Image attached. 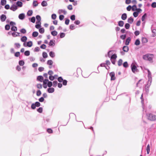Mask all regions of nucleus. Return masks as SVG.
<instances>
[{
    "instance_id": "nucleus-33",
    "label": "nucleus",
    "mask_w": 156,
    "mask_h": 156,
    "mask_svg": "<svg viewBox=\"0 0 156 156\" xmlns=\"http://www.w3.org/2000/svg\"><path fill=\"white\" fill-rule=\"evenodd\" d=\"M30 55V51H26L24 52V55L26 56H28Z\"/></svg>"
},
{
    "instance_id": "nucleus-4",
    "label": "nucleus",
    "mask_w": 156,
    "mask_h": 156,
    "mask_svg": "<svg viewBox=\"0 0 156 156\" xmlns=\"http://www.w3.org/2000/svg\"><path fill=\"white\" fill-rule=\"evenodd\" d=\"M145 70H147L148 72V82H150V83L152 81L151 74L150 71L148 69H146Z\"/></svg>"
},
{
    "instance_id": "nucleus-39",
    "label": "nucleus",
    "mask_w": 156,
    "mask_h": 156,
    "mask_svg": "<svg viewBox=\"0 0 156 156\" xmlns=\"http://www.w3.org/2000/svg\"><path fill=\"white\" fill-rule=\"evenodd\" d=\"M123 66L125 68H127L128 66V64L127 62H125L123 63Z\"/></svg>"
},
{
    "instance_id": "nucleus-44",
    "label": "nucleus",
    "mask_w": 156,
    "mask_h": 156,
    "mask_svg": "<svg viewBox=\"0 0 156 156\" xmlns=\"http://www.w3.org/2000/svg\"><path fill=\"white\" fill-rule=\"evenodd\" d=\"M43 57L44 58H46L48 56L47 53L45 52H43L42 53Z\"/></svg>"
},
{
    "instance_id": "nucleus-1",
    "label": "nucleus",
    "mask_w": 156,
    "mask_h": 156,
    "mask_svg": "<svg viewBox=\"0 0 156 156\" xmlns=\"http://www.w3.org/2000/svg\"><path fill=\"white\" fill-rule=\"evenodd\" d=\"M112 51H108L107 55H106L105 56H108V57H110V56L112 55L110 58V60L112 63L113 64H115V63L117 56L116 54H114L113 55H112L113 54V53H112Z\"/></svg>"
},
{
    "instance_id": "nucleus-12",
    "label": "nucleus",
    "mask_w": 156,
    "mask_h": 156,
    "mask_svg": "<svg viewBox=\"0 0 156 156\" xmlns=\"http://www.w3.org/2000/svg\"><path fill=\"white\" fill-rule=\"evenodd\" d=\"M54 89L53 88H50L48 89V91L49 93H52L54 91Z\"/></svg>"
},
{
    "instance_id": "nucleus-62",
    "label": "nucleus",
    "mask_w": 156,
    "mask_h": 156,
    "mask_svg": "<svg viewBox=\"0 0 156 156\" xmlns=\"http://www.w3.org/2000/svg\"><path fill=\"white\" fill-rule=\"evenodd\" d=\"M36 106L35 104L33 103L32 104L31 106V108L33 109H34L36 108Z\"/></svg>"
},
{
    "instance_id": "nucleus-42",
    "label": "nucleus",
    "mask_w": 156,
    "mask_h": 156,
    "mask_svg": "<svg viewBox=\"0 0 156 156\" xmlns=\"http://www.w3.org/2000/svg\"><path fill=\"white\" fill-rule=\"evenodd\" d=\"M53 64V62L51 60H48L47 61V64L50 65H52Z\"/></svg>"
},
{
    "instance_id": "nucleus-10",
    "label": "nucleus",
    "mask_w": 156,
    "mask_h": 156,
    "mask_svg": "<svg viewBox=\"0 0 156 156\" xmlns=\"http://www.w3.org/2000/svg\"><path fill=\"white\" fill-rule=\"evenodd\" d=\"M58 13L59 14H60L62 13H63L65 15L66 14L67 12L65 10L63 9H59L58 11Z\"/></svg>"
},
{
    "instance_id": "nucleus-49",
    "label": "nucleus",
    "mask_w": 156,
    "mask_h": 156,
    "mask_svg": "<svg viewBox=\"0 0 156 156\" xmlns=\"http://www.w3.org/2000/svg\"><path fill=\"white\" fill-rule=\"evenodd\" d=\"M55 78V76H50L49 77V79L51 81L53 80Z\"/></svg>"
},
{
    "instance_id": "nucleus-28",
    "label": "nucleus",
    "mask_w": 156,
    "mask_h": 156,
    "mask_svg": "<svg viewBox=\"0 0 156 156\" xmlns=\"http://www.w3.org/2000/svg\"><path fill=\"white\" fill-rule=\"evenodd\" d=\"M51 33V34L53 36H56L58 34L57 32L55 30L52 31Z\"/></svg>"
},
{
    "instance_id": "nucleus-9",
    "label": "nucleus",
    "mask_w": 156,
    "mask_h": 156,
    "mask_svg": "<svg viewBox=\"0 0 156 156\" xmlns=\"http://www.w3.org/2000/svg\"><path fill=\"white\" fill-rule=\"evenodd\" d=\"M6 18V16L4 14H2L0 16L1 20L2 22L4 21Z\"/></svg>"
},
{
    "instance_id": "nucleus-25",
    "label": "nucleus",
    "mask_w": 156,
    "mask_h": 156,
    "mask_svg": "<svg viewBox=\"0 0 156 156\" xmlns=\"http://www.w3.org/2000/svg\"><path fill=\"white\" fill-rule=\"evenodd\" d=\"M49 55L52 58H53L55 56V54L54 52L51 51L49 52Z\"/></svg>"
},
{
    "instance_id": "nucleus-22",
    "label": "nucleus",
    "mask_w": 156,
    "mask_h": 156,
    "mask_svg": "<svg viewBox=\"0 0 156 156\" xmlns=\"http://www.w3.org/2000/svg\"><path fill=\"white\" fill-rule=\"evenodd\" d=\"M33 44L31 41H30L27 43V46L28 47H31L32 46Z\"/></svg>"
},
{
    "instance_id": "nucleus-50",
    "label": "nucleus",
    "mask_w": 156,
    "mask_h": 156,
    "mask_svg": "<svg viewBox=\"0 0 156 156\" xmlns=\"http://www.w3.org/2000/svg\"><path fill=\"white\" fill-rule=\"evenodd\" d=\"M152 32L154 34L153 36L154 37L156 35V30L153 29L152 30Z\"/></svg>"
},
{
    "instance_id": "nucleus-34",
    "label": "nucleus",
    "mask_w": 156,
    "mask_h": 156,
    "mask_svg": "<svg viewBox=\"0 0 156 156\" xmlns=\"http://www.w3.org/2000/svg\"><path fill=\"white\" fill-rule=\"evenodd\" d=\"M147 16V14L146 13H145L142 16V18H141V20H142V21H144L146 17Z\"/></svg>"
},
{
    "instance_id": "nucleus-19",
    "label": "nucleus",
    "mask_w": 156,
    "mask_h": 156,
    "mask_svg": "<svg viewBox=\"0 0 156 156\" xmlns=\"http://www.w3.org/2000/svg\"><path fill=\"white\" fill-rule=\"evenodd\" d=\"M124 24V22L122 21H119L118 22V25L119 26L121 27H122L123 26Z\"/></svg>"
},
{
    "instance_id": "nucleus-21",
    "label": "nucleus",
    "mask_w": 156,
    "mask_h": 156,
    "mask_svg": "<svg viewBox=\"0 0 156 156\" xmlns=\"http://www.w3.org/2000/svg\"><path fill=\"white\" fill-rule=\"evenodd\" d=\"M20 34V33H18V32H13L12 33V36L13 37H15L18 36Z\"/></svg>"
},
{
    "instance_id": "nucleus-27",
    "label": "nucleus",
    "mask_w": 156,
    "mask_h": 156,
    "mask_svg": "<svg viewBox=\"0 0 156 156\" xmlns=\"http://www.w3.org/2000/svg\"><path fill=\"white\" fill-rule=\"evenodd\" d=\"M142 41L143 43H146L147 42V39L145 37H143L142 39Z\"/></svg>"
},
{
    "instance_id": "nucleus-58",
    "label": "nucleus",
    "mask_w": 156,
    "mask_h": 156,
    "mask_svg": "<svg viewBox=\"0 0 156 156\" xmlns=\"http://www.w3.org/2000/svg\"><path fill=\"white\" fill-rule=\"evenodd\" d=\"M42 108L41 107H40L37 109V111L40 112V113H41L42 112Z\"/></svg>"
},
{
    "instance_id": "nucleus-52",
    "label": "nucleus",
    "mask_w": 156,
    "mask_h": 156,
    "mask_svg": "<svg viewBox=\"0 0 156 156\" xmlns=\"http://www.w3.org/2000/svg\"><path fill=\"white\" fill-rule=\"evenodd\" d=\"M139 13L138 12H134L133 13V15L134 17H136L138 15Z\"/></svg>"
},
{
    "instance_id": "nucleus-47",
    "label": "nucleus",
    "mask_w": 156,
    "mask_h": 156,
    "mask_svg": "<svg viewBox=\"0 0 156 156\" xmlns=\"http://www.w3.org/2000/svg\"><path fill=\"white\" fill-rule=\"evenodd\" d=\"M37 87L38 89H41L42 88V85L41 84H37Z\"/></svg>"
},
{
    "instance_id": "nucleus-60",
    "label": "nucleus",
    "mask_w": 156,
    "mask_h": 156,
    "mask_svg": "<svg viewBox=\"0 0 156 156\" xmlns=\"http://www.w3.org/2000/svg\"><path fill=\"white\" fill-rule=\"evenodd\" d=\"M46 47V45L44 44H43L41 46L40 48L43 49H45Z\"/></svg>"
},
{
    "instance_id": "nucleus-32",
    "label": "nucleus",
    "mask_w": 156,
    "mask_h": 156,
    "mask_svg": "<svg viewBox=\"0 0 156 156\" xmlns=\"http://www.w3.org/2000/svg\"><path fill=\"white\" fill-rule=\"evenodd\" d=\"M32 13L33 11L32 10H29L27 12V15L29 16H31L32 15Z\"/></svg>"
},
{
    "instance_id": "nucleus-14",
    "label": "nucleus",
    "mask_w": 156,
    "mask_h": 156,
    "mask_svg": "<svg viewBox=\"0 0 156 156\" xmlns=\"http://www.w3.org/2000/svg\"><path fill=\"white\" fill-rule=\"evenodd\" d=\"M131 41V38L129 37L128 38L126 41L125 44L126 45H128L129 44V42Z\"/></svg>"
},
{
    "instance_id": "nucleus-30",
    "label": "nucleus",
    "mask_w": 156,
    "mask_h": 156,
    "mask_svg": "<svg viewBox=\"0 0 156 156\" xmlns=\"http://www.w3.org/2000/svg\"><path fill=\"white\" fill-rule=\"evenodd\" d=\"M146 150L147 154H148L149 153L150 151V146L149 144H148L146 148Z\"/></svg>"
},
{
    "instance_id": "nucleus-7",
    "label": "nucleus",
    "mask_w": 156,
    "mask_h": 156,
    "mask_svg": "<svg viewBox=\"0 0 156 156\" xmlns=\"http://www.w3.org/2000/svg\"><path fill=\"white\" fill-rule=\"evenodd\" d=\"M131 66V69H132V72L133 73H135V72H136V70L137 69L136 66L134 65H132Z\"/></svg>"
},
{
    "instance_id": "nucleus-6",
    "label": "nucleus",
    "mask_w": 156,
    "mask_h": 156,
    "mask_svg": "<svg viewBox=\"0 0 156 156\" xmlns=\"http://www.w3.org/2000/svg\"><path fill=\"white\" fill-rule=\"evenodd\" d=\"M109 74L111 77V80H114L115 79V74L114 72H111Z\"/></svg>"
},
{
    "instance_id": "nucleus-11",
    "label": "nucleus",
    "mask_w": 156,
    "mask_h": 156,
    "mask_svg": "<svg viewBox=\"0 0 156 156\" xmlns=\"http://www.w3.org/2000/svg\"><path fill=\"white\" fill-rule=\"evenodd\" d=\"M49 44L50 46H54L55 45V41L51 40L49 43Z\"/></svg>"
},
{
    "instance_id": "nucleus-8",
    "label": "nucleus",
    "mask_w": 156,
    "mask_h": 156,
    "mask_svg": "<svg viewBox=\"0 0 156 156\" xmlns=\"http://www.w3.org/2000/svg\"><path fill=\"white\" fill-rule=\"evenodd\" d=\"M17 9V7L15 5H12L10 8V9L13 11H15Z\"/></svg>"
},
{
    "instance_id": "nucleus-64",
    "label": "nucleus",
    "mask_w": 156,
    "mask_h": 156,
    "mask_svg": "<svg viewBox=\"0 0 156 156\" xmlns=\"http://www.w3.org/2000/svg\"><path fill=\"white\" fill-rule=\"evenodd\" d=\"M140 32L139 31H136L134 32V34L136 36L140 34Z\"/></svg>"
},
{
    "instance_id": "nucleus-54",
    "label": "nucleus",
    "mask_w": 156,
    "mask_h": 156,
    "mask_svg": "<svg viewBox=\"0 0 156 156\" xmlns=\"http://www.w3.org/2000/svg\"><path fill=\"white\" fill-rule=\"evenodd\" d=\"M57 82L56 81H54L53 82V86L54 87H56L57 86Z\"/></svg>"
},
{
    "instance_id": "nucleus-38",
    "label": "nucleus",
    "mask_w": 156,
    "mask_h": 156,
    "mask_svg": "<svg viewBox=\"0 0 156 156\" xmlns=\"http://www.w3.org/2000/svg\"><path fill=\"white\" fill-rule=\"evenodd\" d=\"M38 3L37 1H34L33 2V5L34 7H36L38 5Z\"/></svg>"
},
{
    "instance_id": "nucleus-20",
    "label": "nucleus",
    "mask_w": 156,
    "mask_h": 156,
    "mask_svg": "<svg viewBox=\"0 0 156 156\" xmlns=\"http://www.w3.org/2000/svg\"><path fill=\"white\" fill-rule=\"evenodd\" d=\"M42 6L43 7L46 6L48 5L47 2L45 1H43L41 3Z\"/></svg>"
},
{
    "instance_id": "nucleus-43",
    "label": "nucleus",
    "mask_w": 156,
    "mask_h": 156,
    "mask_svg": "<svg viewBox=\"0 0 156 156\" xmlns=\"http://www.w3.org/2000/svg\"><path fill=\"white\" fill-rule=\"evenodd\" d=\"M136 6L135 5H133L132 7V9L133 11H136Z\"/></svg>"
},
{
    "instance_id": "nucleus-16",
    "label": "nucleus",
    "mask_w": 156,
    "mask_h": 156,
    "mask_svg": "<svg viewBox=\"0 0 156 156\" xmlns=\"http://www.w3.org/2000/svg\"><path fill=\"white\" fill-rule=\"evenodd\" d=\"M37 79L38 80H39L40 81L42 82V80H43V78L42 76H38L37 77Z\"/></svg>"
},
{
    "instance_id": "nucleus-2",
    "label": "nucleus",
    "mask_w": 156,
    "mask_h": 156,
    "mask_svg": "<svg viewBox=\"0 0 156 156\" xmlns=\"http://www.w3.org/2000/svg\"><path fill=\"white\" fill-rule=\"evenodd\" d=\"M147 119L151 121L156 120V115L151 113H148L147 114Z\"/></svg>"
},
{
    "instance_id": "nucleus-40",
    "label": "nucleus",
    "mask_w": 156,
    "mask_h": 156,
    "mask_svg": "<svg viewBox=\"0 0 156 156\" xmlns=\"http://www.w3.org/2000/svg\"><path fill=\"white\" fill-rule=\"evenodd\" d=\"M6 3V0H2L1 1V4L2 5H5Z\"/></svg>"
},
{
    "instance_id": "nucleus-36",
    "label": "nucleus",
    "mask_w": 156,
    "mask_h": 156,
    "mask_svg": "<svg viewBox=\"0 0 156 156\" xmlns=\"http://www.w3.org/2000/svg\"><path fill=\"white\" fill-rule=\"evenodd\" d=\"M130 25L129 23H126L125 24V27L126 29H128L130 27Z\"/></svg>"
},
{
    "instance_id": "nucleus-24",
    "label": "nucleus",
    "mask_w": 156,
    "mask_h": 156,
    "mask_svg": "<svg viewBox=\"0 0 156 156\" xmlns=\"http://www.w3.org/2000/svg\"><path fill=\"white\" fill-rule=\"evenodd\" d=\"M16 4L18 6L22 7V6L23 3L21 2L18 1L16 2Z\"/></svg>"
},
{
    "instance_id": "nucleus-15",
    "label": "nucleus",
    "mask_w": 156,
    "mask_h": 156,
    "mask_svg": "<svg viewBox=\"0 0 156 156\" xmlns=\"http://www.w3.org/2000/svg\"><path fill=\"white\" fill-rule=\"evenodd\" d=\"M27 40V38L26 37L24 36L22 37L21 38V40L22 42H25Z\"/></svg>"
},
{
    "instance_id": "nucleus-46",
    "label": "nucleus",
    "mask_w": 156,
    "mask_h": 156,
    "mask_svg": "<svg viewBox=\"0 0 156 156\" xmlns=\"http://www.w3.org/2000/svg\"><path fill=\"white\" fill-rule=\"evenodd\" d=\"M44 30L43 28H41L39 30V32L41 34H43L44 32Z\"/></svg>"
},
{
    "instance_id": "nucleus-18",
    "label": "nucleus",
    "mask_w": 156,
    "mask_h": 156,
    "mask_svg": "<svg viewBox=\"0 0 156 156\" xmlns=\"http://www.w3.org/2000/svg\"><path fill=\"white\" fill-rule=\"evenodd\" d=\"M123 50L125 52H127L129 50V47L127 46H124L123 48Z\"/></svg>"
},
{
    "instance_id": "nucleus-3",
    "label": "nucleus",
    "mask_w": 156,
    "mask_h": 156,
    "mask_svg": "<svg viewBox=\"0 0 156 156\" xmlns=\"http://www.w3.org/2000/svg\"><path fill=\"white\" fill-rule=\"evenodd\" d=\"M143 58L144 60L151 61L152 60L153 55L152 54H148L144 55Z\"/></svg>"
},
{
    "instance_id": "nucleus-57",
    "label": "nucleus",
    "mask_w": 156,
    "mask_h": 156,
    "mask_svg": "<svg viewBox=\"0 0 156 156\" xmlns=\"http://www.w3.org/2000/svg\"><path fill=\"white\" fill-rule=\"evenodd\" d=\"M52 82L49 81L48 83V86L49 87H51L52 86Z\"/></svg>"
},
{
    "instance_id": "nucleus-23",
    "label": "nucleus",
    "mask_w": 156,
    "mask_h": 156,
    "mask_svg": "<svg viewBox=\"0 0 156 156\" xmlns=\"http://www.w3.org/2000/svg\"><path fill=\"white\" fill-rule=\"evenodd\" d=\"M36 18L37 20V22H39L41 23V17L39 15H37L36 16Z\"/></svg>"
},
{
    "instance_id": "nucleus-35",
    "label": "nucleus",
    "mask_w": 156,
    "mask_h": 156,
    "mask_svg": "<svg viewBox=\"0 0 156 156\" xmlns=\"http://www.w3.org/2000/svg\"><path fill=\"white\" fill-rule=\"evenodd\" d=\"M11 30L12 31H16L17 30V28L16 27L13 26L11 28Z\"/></svg>"
},
{
    "instance_id": "nucleus-48",
    "label": "nucleus",
    "mask_w": 156,
    "mask_h": 156,
    "mask_svg": "<svg viewBox=\"0 0 156 156\" xmlns=\"http://www.w3.org/2000/svg\"><path fill=\"white\" fill-rule=\"evenodd\" d=\"M10 28V26L9 25H6L5 26V28L6 30H9Z\"/></svg>"
},
{
    "instance_id": "nucleus-61",
    "label": "nucleus",
    "mask_w": 156,
    "mask_h": 156,
    "mask_svg": "<svg viewBox=\"0 0 156 156\" xmlns=\"http://www.w3.org/2000/svg\"><path fill=\"white\" fill-rule=\"evenodd\" d=\"M20 54L19 52H17L15 54V56L16 57H18L20 56Z\"/></svg>"
},
{
    "instance_id": "nucleus-29",
    "label": "nucleus",
    "mask_w": 156,
    "mask_h": 156,
    "mask_svg": "<svg viewBox=\"0 0 156 156\" xmlns=\"http://www.w3.org/2000/svg\"><path fill=\"white\" fill-rule=\"evenodd\" d=\"M38 33L37 32H34L32 34V36L34 37H37L38 35Z\"/></svg>"
},
{
    "instance_id": "nucleus-31",
    "label": "nucleus",
    "mask_w": 156,
    "mask_h": 156,
    "mask_svg": "<svg viewBox=\"0 0 156 156\" xmlns=\"http://www.w3.org/2000/svg\"><path fill=\"white\" fill-rule=\"evenodd\" d=\"M140 41L138 39L136 40V41H135V44L136 45H139L140 44Z\"/></svg>"
},
{
    "instance_id": "nucleus-13",
    "label": "nucleus",
    "mask_w": 156,
    "mask_h": 156,
    "mask_svg": "<svg viewBox=\"0 0 156 156\" xmlns=\"http://www.w3.org/2000/svg\"><path fill=\"white\" fill-rule=\"evenodd\" d=\"M127 18V15L126 13H123L121 17L122 19L123 20H125Z\"/></svg>"
},
{
    "instance_id": "nucleus-56",
    "label": "nucleus",
    "mask_w": 156,
    "mask_h": 156,
    "mask_svg": "<svg viewBox=\"0 0 156 156\" xmlns=\"http://www.w3.org/2000/svg\"><path fill=\"white\" fill-rule=\"evenodd\" d=\"M67 8L68 9H69V10H72L73 7H72V5H68L67 6Z\"/></svg>"
},
{
    "instance_id": "nucleus-41",
    "label": "nucleus",
    "mask_w": 156,
    "mask_h": 156,
    "mask_svg": "<svg viewBox=\"0 0 156 156\" xmlns=\"http://www.w3.org/2000/svg\"><path fill=\"white\" fill-rule=\"evenodd\" d=\"M122 60L121 59H120L118 62V65L119 66L122 65Z\"/></svg>"
},
{
    "instance_id": "nucleus-17",
    "label": "nucleus",
    "mask_w": 156,
    "mask_h": 156,
    "mask_svg": "<svg viewBox=\"0 0 156 156\" xmlns=\"http://www.w3.org/2000/svg\"><path fill=\"white\" fill-rule=\"evenodd\" d=\"M133 19L132 17H129L128 19V22L130 23H132L133 22Z\"/></svg>"
},
{
    "instance_id": "nucleus-26",
    "label": "nucleus",
    "mask_w": 156,
    "mask_h": 156,
    "mask_svg": "<svg viewBox=\"0 0 156 156\" xmlns=\"http://www.w3.org/2000/svg\"><path fill=\"white\" fill-rule=\"evenodd\" d=\"M36 23L37 24L35 26V27L36 28L38 29L40 27H41V23L39 22H36Z\"/></svg>"
},
{
    "instance_id": "nucleus-55",
    "label": "nucleus",
    "mask_w": 156,
    "mask_h": 156,
    "mask_svg": "<svg viewBox=\"0 0 156 156\" xmlns=\"http://www.w3.org/2000/svg\"><path fill=\"white\" fill-rule=\"evenodd\" d=\"M20 32L23 34H25L26 32V30L24 29H22L20 30Z\"/></svg>"
},
{
    "instance_id": "nucleus-45",
    "label": "nucleus",
    "mask_w": 156,
    "mask_h": 156,
    "mask_svg": "<svg viewBox=\"0 0 156 156\" xmlns=\"http://www.w3.org/2000/svg\"><path fill=\"white\" fill-rule=\"evenodd\" d=\"M56 15L55 14H53L51 15V18L53 20H55L56 18Z\"/></svg>"
},
{
    "instance_id": "nucleus-51",
    "label": "nucleus",
    "mask_w": 156,
    "mask_h": 156,
    "mask_svg": "<svg viewBox=\"0 0 156 156\" xmlns=\"http://www.w3.org/2000/svg\"><path fill=\"white\" fill-rule=\"evenodd\" d=\"M58 80L60 82H62L63 80L62 78L61 77H59L58 79Z\"/></svg>"
},
{
    "instance_id": "nucleus-5",
    "label": "nucleus",
    "mask_w": 156,
    "mask_h": 156,
    "mask_svg": "<svg viewBox=\"0 0 156 156\" xmlns=\"http://www.w3.org/2000/svg\"><path fill=\"white\" fill-rule=\"evenodd\" d=\"M19 18L21 20H23L25 17V15L24 13H22L19 15Z\"/></svg>"
},
{
    "instance_id": "nucleus-37",
    "label": "nucleus",
    "mask_w": 156,
    "mask_h": 156,
    "mask_svg": "<svg viewBox=\"0 0 156 156\" xmlns=\"http://www.w3.org/2000/svg\"><path fill=\"white\" fill-rule=\"evenodd\" d=\"M19 64L21 66H23L24 64V62L23 60H20L19 61Z\"/></svg>"
},
{
    "instance_id": "nucleus-53",
    "label": "nucleus",
    "mask_w": 156,
    "mask_h": 156,
    "mask_svg": "<svg viewBox=\"0 0 156 156\" xmlns=\"http://www.w3.org/2000/svg\"><path fill=\"white\" fill-rule=\"evenodd\" d=\"M151 7L153 8H155L156 7V2H153L151 5Z\"/></svg>"
},
{
    "instance_id": "nucleus-59",
    "label": "nucleus",
    "mask_w": 156,
    "mask_h": 156,
    "mask_svg": "<svg viewBox=\"0 0 156 156\" xmlns=\"http://www.w3.org/2000/svg\"><path fill=\"white\" fill-rule=\"evenodd\" d=\"M64 18V16L63 15H60L59 16V19L60 20H62Z\"/></svg>"
},
{
    "instance_id": "nucleus-63",
    "label": "nucleus",
    "mask_w": 156,
    "mask_h": 156,
    "mask_svg": "<svg viewBox=\"0 0 156 156\" xmlns=\"http://www.w3.org/2000/svg\"><path fill=\"white\" fill-rule=\"evenodd\" d=\"M70 19L72 20H74L75 19V16L74 15H72L70 17Z\"/></svg>"
}]
</instances>
